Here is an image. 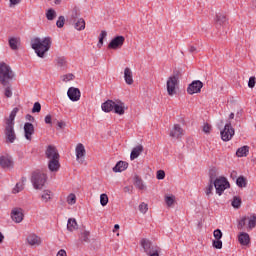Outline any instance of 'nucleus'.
I'll return each mask as SVG.
<instances>
[{"label": "nucleus", "instance_id": "1", "mask_svg": "<svg viewBox=\"0 0 256 256\" xmlns=\"http://www.w3.org/2000/svg\"><path fill=\"white\" fill-rule=\"evenodd\" d=\"M31 47L34 49L35 53L43 59L45 57V54L49 49H51V38L45 37L43 39L41 38H34L31 40Z\"/></svg>", "mask_w": 256, "mask_h": 256}, {"label": "nucleus", "instance_id": "2", "mask_svg": "<svg viewBox=\"0 0 256 256\" xmlns=\"http://www.w3.org/2000/svg\"><path fill=\"white\" fill-rule=\"evenodd\" d=\"M13 77H15V74L13 73V70H11V67L7 65L5 62L0 63V83L4 87H7L9 84V81H12Z\"/></svg>", "mask_w": 256, "mask_h": 256}, {"label": "nucleus", "instance_id": "3", "mask_svg": "<svg viewBox=\"0 0 256 256\" xmlns=\"http://www.w3.org/2000/svg\"><path fill=\"white\" fill-rule=\"evenodd\" d=\"M47 182V174L45 172L37 170L32 173L31 183L34 189H43Z\"/></svg>", "mask_w": 256, "mask_h": 256}, {"label": "nucleus", "instance_id": "4", "mask_svg": "<svg viewBox=\"0 0 256 256\" xmlns=\"http://www.w3.org/2000/svg\"><path fill=\"white\" fill-rule=\"evenodd\" d=\"M212 183L216 189V195H219V197H221V195L225 193V190L231 187L229 180H227L225 176H220L218 178H215L214 181L212 180Z\"/></svg>", "mask_w": 256, "mask_h": 256}, {"label": "nucleus", "instance_id": "5", "mask_svg": "<svg viewBox=\"0 0 256 256\" xmlns=\"http://www.w3.org/2000/svg\"><path fill=\"white\" fill-rule=\"evenodd\" d=\"M177 85H179V77L177 75L170 76L166 82L167 93L170 97L176 95Z\"/></svg>", "mask_w": 256, "mask_h": 256}, {"label": "nucleus", "instance_id": "6", "mask_svg": "<svg viewBox=\"0 0 256 256\" xmlns=\"http://www.w3.org/2000/svg\"><path fill=\"white\" fill-rule=\"evenodd\" d=\"M221 139L222 141H231L233 139V135H235V130L231 126V122L227 123L224 126L223 131H221Z\"/></svg>", "mask_w": 256, "mask_h": 256}, {"label": "nucleus", "instance_id": "7", "mask_svg": "<svg viewBox=\"0 0 256 256\" xmlns=\"http://www.w3.org/2000/svg\"><path fill=\"white\" fill-rule=\"evenodd\" d=\"M76 153V161L80 163V165H83L85 163V155L87 154V151L85 150V145L82 143H78L75 148Z\"/></svg>", "mask_w": 256, "mask_h": 256}, {"label": "nucleus", "instance_id": "8", "mask_svg": "<svg viewBox=\"0 0 256 256\" xmlns=\"http://www.w3.org/2000/svg\"><path fill=\"white\" fill-rule=\"evenodd\" d=\"M6 135V141L8 143H15V139H17V135L15 134V124H7L4 131Z\"/></svg>", "mask_w": 256, "mask_h": 256}, {"label": "nucleus", "instance_id": "9", "mask_svg": "<svg viewBox=\"0 0 256 256\" xmlns=\"http://www.w3.org/2000/svg\"><path fill=\"white\" fill-rule=\"evenodd\" d=\"M201 89H203V82L201 80H194L188 85L187 93L188 95H195V93H201Z\"/></svg>", "mask_w": 256, "mask_h": 256}, {"label": "nucleus", "instance_id": "10", "mask_svg": "<svg viewBox=\"0 0 256 256\" xmlns=\"http://www.w3.org/2000/svg\"><path fill=\"white\" fill-rule=\"evenodd\" d=\"M0 167L7 171H9V169H13L14 167L13 157L9 155L0 156Z\"/></svg>", "mask_w": 256, "mask_h": 256}, {"label": "nucleus", "instance_id": "11", "mask_svg": "<svg viewBox=\"0 0 256 256\" xmlns=\"http://www.w3.org/2000/svg\"><path fill=\"white\" fill-rule=\"evenodd\" d=\"M183 135H185V130L181 128V125L174 124L172 129L170 130L169 136L172 137L173 139H181Z\"/></svg>", "mask_w": 256, "mask_h": 256}, {"label": "nucleus", "instance_id": "12", "mask_svg": "<svg viewBox=\"0 0 256 256\" xmlns=\"http://www.w3.org/2000/svg\"><path fill=\"white\" fill-rule=\"evenodd\" d=\"M35 135V126L31 122H26L24 124V137L27 141H31Z\"/></svg>", "mask_w": 256, "mask_h": 256}, {"label": "nucleus", "instance_id": "13", "mask_svg": "<svg viewBox=\"0 0 256 256\" xmlns=\"http://www.w3.org/2000/svg\"><path fill=\"white\" fill-rule=\"evenodd\" d=\"M124 43H125V37H123V36H116L108 44V49H121V47H123Z\"/></svg>", "mask_w": 256, "mask_h": 256}, {"label": "nucleus", "instance_id": "14", "mask_svg": "<svg viewBox=\"0 0 256 256\" xmlns=\"http://www.w3.org/2000/svg\"><path fill=\"white\" fill-rule=\"evenodd\" d=\"M25 215L23 214V209L21 208H14L11 211V219L14 223H21Z\"/></svg>", "mask_w": 256, "mask_h": 256}, {"label": "nucleus", "instance_id": "15", "mask_svg": "<svg viewBox=\"0 0 256 256\" xmlns=\"http://www.w3.org/2000/svg\"><path fill=\"white\" fill-rule=\"evenodd\" d=\"M67 96L70 101H79V99H81V91L79 90V88L70 87L67 91Z\"/></svg>", "mask_w": 256, "mask_h": 256}, {"label": "nucleus", "instance_id": "16", "mask_svg": "<svg viewBox=\"0 0 256 256\" xmlns=\"http://www.w3.org/2000/svg\"><path fill=\"white\" fill-rule=\"evenodd\" d=\"M45 155L47 159L53 160V159H59V152L57 151V148L53 145H49L46 149Z\"/></svg>", "mask_w": 256, "mask_h": 256}, {"label": "nucleus", "instance_id": "17", "mask_svg": "<svg viewBox=\"0 0 256 256\" xmlns=\"http://www.w3.org/2000/svg\"><path fill=\"white\" fill-rule=\"evenodd\" d=\"M215 177H217V174H215V170H211L210 184H208L205 188V194L207 197H211V195H213V187H215V185L213 184V179H215Z\"/></svg>", "mask_w": 256, "mask_h": 256}, {"label": "nucleus", "instance_id": "18", "mask_svg": "<svg viewBox=\"0 0 256 256\" xmlns=\"http://www.w3.org/2000/svg\"><path fill=\"white\" fill-rule=\"evenodd\" d=\"M140 245L144 251V253L149 254L151 253L152 250L156 249L157 246H153V244L151 243V241L143 238L141 241H140Z\"/></svg>", "mask_w": 256, "mask_h": 256}, {"label": "nucleus", "instance_id": "19", "mask_svg": "<svg viewBox=\"0 0 256 256\" xmlns=\"http://www.w3.org/2000/svg\"><path fill=\"white\" fill-rule=\"evenodd\" d=\"M48 169L52 173H57L61 169V164L59 163V158L52 159L48 161Z\"/></svg>", "mask_w": 256, "mask_h": 256}, {"label": "nucleus", "instance_id": "20", "mask_svg": "<svg viewBox=\"0 0 256 256\" xmlns=\"http://www.w3.org/2000/svg\"><path fill=\"white\" fill-rule=\"evenodd\" d=\"M27 243L32 247H38V245H41V238L37 234H30L27 237Z\"/></svg>", "mask_w": 256, "mask_h": 256}, {"label": "nucleus", "instance_id": "21", "mask_svg": "<svg viewBox=\"0 0 256 256\" xmlns=\"http://www.w3.org/2000/svg\"><path fill=\"white\" fill-rule=\"evenodd\" d=\"M125 103H123L122 101H117L114 102V113H116V115H125Z\"/></svg>", "mask_w": 256, "mask_h": 256}, {"label": "nucleus", "instance_id": "22", "mask_svg": "<svg viewBox=\"0 0 256 256\" xmlns=\"http://www.w3.org/2000/svg\"><path fill=\"white\" fill-rule=\"evenodd\" d=\"M124 81L126 85H133V71L129 67L124 69Z\"/></svg>", "mask_w": 256, "mask_h": 256}, {"label": "nucleus", "instance_id": "23", "mask_svg": "<svg viewBox=\"0 0 256 256\" xmlns=\"http://www.w3.org/2000/svg\"><path fill=\"white\" fill-rule=\"evenodd\" d=\"M115 107V101L107 100L106 102L102 103L101 109L104 113H111Z\"/></svg>", "mask_w": 256, "mask_h": 256}, {"label": "nucleus", "instance_id": "24", "mask_svg": "<svg viewBox=\"0 0 256 256\" xmlns=\"http://www.w3.org/2000/svg\"><path fill=\"white\" fill-rule=\"evenodd\" d=\"M129 167V163L125 161H119L116 163V165L113 167L114 173H122V171H125Z\"/></svg>", "mask_w": 256, "mask_h": 256}, {"label": "nucleus", "instance_id": "25", "mask_svg": "<svg viewBox=\"0 0 256 256\" xmlns=\"http://www.w3.org/2000/svg\"><path fill=\"white\" fill-rule=\"evenodd\" d=\"M141 153H143L142 145H138V146L134 147L130 154L131 161H135V159H137V157H139V155H141Z\"/></svg>", "mask_w": 256, "mask_h": 256}, {"label": "nucleus", "instance_id": "26", "mask_svg": "<svg viewBox=\"0 0 256 256\" xmlns=\"http://www.w3.org/2000/svg\"><path fill=\"white\" fill-rule=\"evenodd\" d=\"M238 241L240 243V245H249V243H251V238L249 237V235L245 232H241L238 236Z\"/></svg>", "mask_w": 256, "mask_h": 256}, {"label": "nucleus", "instance_id": "27", "mask_svg": "<svg viewBox=\"0 0 256 256\" xmlns=\"http://www.w3.org/2000/svg\"><path fill=\"white\" fill-rule=\"evenodd\" d=\"M55 63L59 69L61 70L67 69V59L65 57L61 56L56 58Z\"/></svg>", "mask_w": 256, "mask_h": 256}, {"label": "nucleus", "instance_id": "28", "mask_svg": "<svg viewBox=\"0 0 256 256\" xmlns=\"http://www.w3.org/2000/svg\"><path fill=\"white\" fill-rule=\"evenodd\" d=\"M79 226L77 225V220L75 218H69L67 222V230L70 232L77 231Z\"/></svg>", "mask_w": 256, "mask_h": 256}, {"label": "nucleus", "instance_id": "29", "mask_svg": "<svg viewBox=\"0 0 256 256\" xmlns=\"http://www.w3.org/2000/svg\"><path fill=\"white\" fill-rule=\"evenodd\" d=\"M17 113H19V109L17 107L13 108L9 118L6 120V124L15 125V117H17Z\"/></svg>", "mask_w": 256, "mask_h": 256}, {"label": "nucleus", "instance_id": "30", "mask_svg": "<svg viewBox=\"0 0 256 256\" xmlns=\"http://www.w3.org/2000/svg\"><path fill=\"white\" fill-rule=\"evenodd\" d=\"M237 157H247L249 155V146H242L236 151Z\"/></svg>", "mask_w": 256, "mask_h": 256}, {"label": "nucleus", "instance_id": "31", "mask_svg": "<svg viewBox=\"0 0 256 256\" xmlns=\"http://www.w3.org/2000/svg\"><path fill=\"white\" fill-rule=\"evenodd\" d=\"M134 185L140 191H145V189H147V187L145 186V183H143V180L138 176L134 178Z\"/></svg>", "mask_w": 256, "mask_h": 256}, {"label": "nucleus", "instance_id": "32", "mask_svg": "<svg viewBox=\"0 0 256 256\" xmlns=\"http://www.w3.org/2000/svg\"><path fill=\"white\" fill-rule=\"evenodd\" d=\"M74 28L77 31H83L85 29V19L78 18L76 22L74 23Z\"/></svg>", "mask_w": 256, "mask_h": 256}, {"label": "nucleus", "instance_id": "33", "mask_svg": "<svg viewBox=\"0 0 256 256\" xmlns=\"http://www.w3.org/2000/svg\"><path fill=\"white\" fill-rule=\"evenodd\" d=\"M247 221H248V231H251L253 229H255L256 227V215L253 214L250 217H246Z\"/></svg>", "mask_w": 256, "mask_h": 256}, {"label": "nucleus", "instance_id": "34", "mask_svg": "<svg viewBox=\"0 0 256 256\" xmlns=\"http://www.w3.org/2000/svg\"><path fill=\"white\" fill-rule=\"evenodd\" d=\"M57 17V12L55 11V9L50 8L46 11V18L48 19V21H53V19H55Z\"/></svg>", "mask_w": 256, "mask_h": 256}, {"label": "nucleus", "instance_id": "35", "mask_svg": "<svg viewBox=\"0 0 256 256\" xmlns=\"http://www.w3.org/2000/svg\"><path fill=\"white\" fill-rule=\"evenodd\" d=\"M9 45H10V49H12L13 51H17L18 45H19V39L10 38L9 39Z\"/></svg>", "mask_w": 256, "mask_h": 256}, {"label": "nucleus", "instance_id": "36", "mask_svg": "<svg viewBox=\"0 0 256 256\" xmlns=\"http://www.w3.org/2000/svg\"><path fill=\"white\" fill-rule=\"evenodd\" d=\"M24 189V184L23 182H18L15 187L12 189V193H14V195H16V193H21V191H23Z\"/></svg>", "mask_w": 256, "mask_h": 256}, {"label": "nucleus", "instance_id": "37", "mask_svg": "<svg viewBox=\"0 0 256 256\" xmlns=\"http://www.w3.org/2000/svg\"><path fill=\"white\" fill-rule=\"evenodd\" d=\"M41 199L44 203H47V201H49L51 199V191L44 190L41 195Z\"/></svg>", "mask_w": 256, "mask_h": 256}, {"label": "nucleus", "instance_id": "38", "mask_svg": "<svg viewBox=\"0 0 256 256\" xmlns=\"http://www.w3.org/2000/svg\"><path fill=\"white\" fill-rule=\"evenodd\" d=\"M165 203L167 207H173V204L175 203V196H165Z\"/></svg>", "mask_w": 256, "mask_h": 256}, {"label": "nucleus", "instance_id": "39", "mask_svg": "<svg viewBox=\"0 0 256 256\" xmlns=\"http://www.w3.org/2000/svg\"><path fill=\"white\" fill-rule=\"evenodd\" d=\"M236 185L238 187H247V181L245 180V177L240 176L236 180Z\"/></svg>", "mask_w": 256, "mask_h": 256}, {"label": "nucleus", "instance_id": "40", "mask_svg": "<svg viewBox=\"0 0 256 256\" xmlns=\"http://www.w3.org/2000/svg\"><path fill=\"white\" fill-rule=\"evenodd\" d=\"M67 203L68 205H75L77 203V196L73 193L69 194L67 197Z\"/></svg>", "mask_w": 256, "mask_h": 256}, {"label": "nucleus", "instance_id": "41", "mask_svg": "<svg viewBox=\"0 0 256 256\" xmlns=\"http://www.w3.org/2000/svg\"><path fill=\"white\" fill-rule=\"evenodd\" d=\"M231 205L232 207H234V209H239V207H241V198L235 196L232 200Z\"/></svg>", "mask_w": 256, "mask_h": 256}, {"label": "nucleus", "instance_id": "42", "mask_svg": "<svg viewBox=\"0 0 256 256\" xmlns=\"http://www.w3.org/2000/svg\"><path fill=\"white\" fill-rule=\"evenodd\" d=\"M107 203H109V197L107 196V194H101L100 195V205H102V207H105L107 205Z\"/></svg>", "mask_w": 256, "mask_h": 256}, {"label": "nucleus", "instance_id": "43", "mask_svg": "<svg viewBox=\"0 0 256 256\" xmlns=\"http://www.w3.org/2000/svg\"><path fill=\"white\" fill-rule=\"evenodd\" d=\"M139 211L140 213H147V211H149V206L145 203V202H142L140 205H139Z\"/></svg>", "mask_w": 256, "mask_h": 256}, {"label": "nucleus", "instance_id": "44", "mask_svg": "<svg viewBox=\"0 0 256 256\" xmlns=\"http://www.w3.org/2000/svg\"><path fill=\"white\" fill-rule=\"evenodd\" d=\"M212 245H213V247H214V249H223V241H221V240H214L213 242H212Z\"/></svg>", "mask_w": 256, "mask_h": 256}, {"label": "nucleus", "instance_id": "45", "mask_svg": "<svg viewBox=\"0 0 256 256\" xmlns=\"http://www.w3.org/2000/svg\"><path fill=\"white\" fill-rule=\"evenodd\" d=\"M65 25V16H59L56 26L61 29Z\"/></svg>", "mask_w": 256, "mask_h": 256}, {"label": "nucleus", "instance_id": "46", "mask_svg": "<svg viewBox=\"0 0 256 256\" xmlns=\"http://www.w3.org/2000/svg\"><path fill=\"white\" fill-rule=\"evenodd\" d=\"M216 21L217 23H219V25H222V23H225V21H227V18L223 14H217Z\"/></svg>", "mask_w": 256, "mask_h": 256}, {"label": "nucleus", "instance_id": "47", "mask_svg": "<svg viewBox=\"0 0 256 256\" xmlns=\"http://www.w3.org/2000/svg\"><path fill=\"white\" fill-rule=\"evenodd\" d=\"M75 79V75L73 74H66L62 76V81L68 83V81H73Z\"/></svg>", "mask_w": 256, "mask_h": 256}, {"label": "nucleus", "instance_id": "48", "mask_svg": "<svg viewBox=\"0 0 256 256\" xmlns=\"http://www.w3.org/2000/svg\"><path fill=\"white\" fill-rule=\"evenodd\" d=\"M32 113H41V103L35 102L32 108Z\"/></svg>", "mask_w": 256, "mask_h": 256}, {"label": "nucleus", "instance_id": "49", "mask_svg": "<svg viewBox=\"0 0 256 256\" xmlns=\"http://www.w3.org/2000/svg\"><path fill=\"white\" fill-rule=\"evenodd\" d=\"M4 95H5V97H13V91L11 90V86H9V84L8 85H6V88H5V90H4Z\"/></svg>", "mask_w": 256, "mask_h": 256}, {"label": "nucleus", "instance_id": "50", "mask_svg": "<svg viewBox=\"0 0 256 256\" xmlns=\"http://www.w3.org/2000/svg\"><path fill=\"white\" fill-rule=\"evenodd\" d=\"M213 235L217 240H221L223 238V232H221L219 229L214 230Z\"/></svg>", "mask_w": 256, "mask_h": 256}, {"label": "nucleus", "instance_id": "51", "mask_svg": "<svg viewBox=\"0 0 256 256\" xmlns=\"http://www.w3.org/2000/svg\"><path fill=\"white\" fill-rule=\"evenodd\" d=\"M255 85H256V78H255V76H251L248 81V87L250 89H253L255 87Z\"/></svg>", "mask_w": 256, "mask_h": 256}, {"label": "nucleus", "instance_id": "52", "mask_svg": "<svg viewBox=\"0 0 256 256\" xmlns=\"http://www.w3.org/2000/svg\"><path fill=\"white\" fill-rule=\"evenodd\" d=\"M247 223V217H243L238 222V229H243Z\"/></svg>", "mask_w": 256, "mask_h": 256}, {"label": "nucleus", "instance_id": "53", "mask_svg": "<svg viewBox=\"0 0 256 256\" xmlns=\"http://www.w3.org/2000/svg\"><path fill=\"white\" fill-rule=\"evenodd\" d=\"M156 178L161 181L163 179H165V171L163 170H158L157 174H156Z\"/></svg>", "mask_w": 256, "mask_h": 256}, {"label": "nucleus", "instance_id": "54", "mask_svg": "<svg viewBox=\"0 0 256 256\" xmlns=\"http://www.w3.org/2000/svg\"><path fill=\"white\" fill-rule=\"evenodd\" d=\"M44 121H45L46 125H53V119L50 114L45 116Z\"/></svg>", "mask_w": 256, "mask_h": 256}, {"label": "nucleus", "instance_id": "55", "mask_svg": "<svg viewBox=\"0 0 256 256\" xmlns=\"http://www.w3.org/2000/svg\"><path fill=\"white\" fill-rule=\"evenodd\" d=\"M148 256H159V247L154 248L150 253L147 254Z\"/></svg>", "mask_w": 256, "mask_h": 256}, {"label": "nucleus", "instance_id": "56", "mask_svg": "<svg viewBox=\"0 0 256 256\" xmlns=\"http://www.w3.org/2000/svg\"><path fill=\"white\" fill-rule=\"evenodd\" d=\"M81 238H82V241H85V242L89 241V232L87 231L83 232Z\"/></svg>", "mask_w": 256, "mask_h": 256}, {"label": "nucleus", "instance_id": "57", "mask_svg": "<svg viewBox=\"0 0 256 256\" xmlns=\"http://www.w3.org/2000/svg\"><path fill=\"white\" fill-rule=\"evenodd\" d=\"M65 122L57 121V129H65Z\"/></svg>", "mask_w": 256, "mask_h": 256}, {"label": "nucleus", "instance_id": "58", "mask_svg": "<svg viewBox=\"0 0 256 256\" xmlns=\"http://www.w3.org/2000/svg\"><path fill=\"white\" fill-rule=\"evenodd\" d=\"M10 7H15V5H19L21 3V0H9Z\"/></svg>", "mask_w": 256, "mask_h": 256}, {"label": "nucleus", "instance_id": "59", "mask_svg": "<svg viewBox=\"0 0 256 256\" xmlns=\"http://www.w3.org/2000/svg\"><path fill=\"white\" fill-rule=\"evenodd\" d=\"M203 131L204 133H209L211 131V126L209 124H204Z\"/></svg>", "mask_w": 256, "mask_h": 256}, {"label": "nucleus", "instance_id": "60", "mask_svg": "<svg viewBox=\"0 0 256 256\" xmlns=\"http://www.w3.org/2000/svg\"><path fill=\"white\" fill-rule=\"evenodd\" d=\"M56 256H67V252L64 249L58 251Z\"/></svg>", "mask_w": 256, "mask_h": 256}, {"label": "nucleus", "instance_id": "61", "mask_svg": "<svg viewBox=\"0 0 256 256\" xmlns=\"http://www.w3.org/2000/svg\"><path fill=\"white\" fill-rule=\"evenodd\" d=\"M105 37H107V31L102 30L100 35H99V39H105Z\"/></svg>", "mask_w": 256, "mask_h": 256}, {"label": "nucleus", "instance_id": "62", "mask_svg": "<svg viewBox=\"0 0 256 256\" xmlns=\"http://www.w3.org/2000/svg\"><path fill=\"white\" fill-rule=\"evenodd\" d=\"M189 51L190 53H195V51H197V48L195 46H190Z\"/></svg>", "mask_w": 256, "mask_h": 256}, {"label": "nucleus", "instance_id": "63", "mask_svg": "<svg viewBox=\"0 0 256 256\" xmlns=\"http://www.w3.org/2000/svg\"><path fill=\"white\" fill-rule=\"evenodd\" d=\"M99 49H101V47H103V39L102 38H99V42H98V45Z\"/></svg>", "mask_w": 256, "mask_h": 256}, {"label": "nucleus", "instance_id": "64", "mask_svg": "<svg viewBox=\"0 0 256 256\" xmlns=\"http://www.w3.org/2000/svg\"><path fill=\"white\" fill-rule=\"evenodd\" d=\"M26 119L28 120V121H34V119L35 118H33V116H31V115H26Z\"/></svg>", "mask_w": 256, "mask_h": 256}]
</instances>
